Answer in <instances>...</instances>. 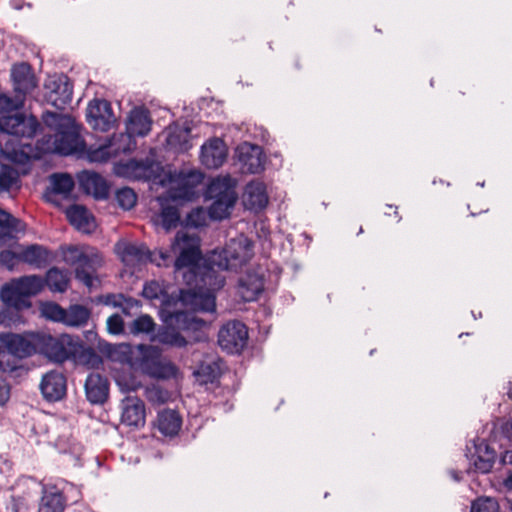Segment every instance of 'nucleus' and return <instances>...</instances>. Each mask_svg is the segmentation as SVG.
<instances>
[{
    "label": "nucleus",
    "mask_w": 512,
    "mask_h": 512,
    "mask_svg": "<svg viewBox=\"0 0 512 512\" xmlns=\"http://www.w3.org/2000/svg\"><path fill=\"white\" fill-rule=\"evenodd\" d=\"M42 119L54 134H45L37 141L36 147L27 141L36 134L39 127L36 117L17 113L1 123L6 131L0 137L2 151L13 164L21 166L23 174L28 172L27 165L31 160L40 159L42 154L84 155L85 142L80 136L79 127L70 116L46 112Z\"/></svg>",
    "instance_id": "f257e3e1"
},
{
    "label": "nucleus",
    "mask_w": 512,
    "mask_h": 512,
    "mask_svg": "<svg viewBox=\"0 0 512 512\" xmlns=\"http://www.w3.org/2000/svg\"><path fill=\"white\" fill-rule=\"evenodd\" d=\"M171 249L174 253H179L173 262L175 272L187 269V273L183 275L187 284L203 285L213 293L224 286L225 278L219 274L221 270L217 265L210 262V256L207 259V265L203 268L199 267L200 239L195 233L177 232Z\"/></svg>",
    "instance_id": "f03ea898"
},
{
    "label": "nucleus",
    "mask_w": 512,
    "mask_h": 512,
    "mask_svg": "<svg viewBox=\"0 0 512 512\" xmlns=\"http://www.w3.org/2000/svg\"><path fill=\"white\" fill-rule=\"evenodd\" d=\"M112 357L129 365L135 372H140L154 379H170L177 375V367L162 355L161 350L153 345L119 344L114 347Z\"/></svg>",
    "instance_id": "7ed1b4c3"
},
{
    "label": "nucleus",
    "mask_w": 512,
    "mask_h": 512,
    "mask_svg": "<svg viewBox=\"0 0 512 512\" xmlns=\"http://www.w3.org/2000/svg\"><path fill=\"white\" fill-rule=\"evenodd\" d=\"M236 181L230 175L218 176L209 183L204 193L205 199L211 201L208 215L213 220L227 218L237 201Z\"/></svg>",
    "instance_id": "20e7f679"
},
{
    "label": "nucleus",
    "mask_w": 512,
    "mask_h": 512,
    "mask_svg": "<svg viewBox=\"0 0 512 512\" xmlns=\"http://www.w3.org/2000/svg\"><path fill=\"white\" fill-rule=\"evenodd\" d=\"M253 256V244L244 235L231 239L221 250L210 254V262L220 270L237 271Z\"/></svg>",
    "instance_id": "39448f33"
},
{
    "label": "nucleus",
    "mask_w": 512,
    "mask_h": 512,
    "mask_svg": "<svg viewBox=\"0 0 512 512\" xmlns=\"http://www.w3.org/2000/svg\"><path fill=\"white\" fill-rule=\"evenodd\" d=\"M36 345H38V353L57 363H63L71 357H75L81 348L79 342L67 334L55 337L45 333H36Z\"/></svg>",
    "instance_id": "423d86ee"
},
{
    "label": "nucleus",
    "mask_w": 512,
    "mask_h": 512,
    "mask_svg": "<svg viewBox=\"0 0 512 512\" xmlns=\"http://www.w3.org/2000/svg\"><path fill=\"white\" fill-rule=\"evenodd\" d=\"M44 286L43 279L37 275L23 276L11 280L1 289L3 302L17 309L28 307L27 298L38 294Z\"/></svg>",
    "instance_id": "0eeeda50"
},
{
    "label": "nucleus",
    "mask_w": 512,
    "mask_h": 512,
    "mask_svg": "<svg viewBox=\"0 0 512 512\" xmlns=\"http://www.w3.org/2000/svg\"><path fill=\"white\" fill-rule=\"evenodd\" d=\"M46 101L57 109H64L72 100L73 87L64 74L48 76L44 83Z\"/></svg>",
    "instance_id": "6e6552de"
},
{
    "label": "nucleus",
    "mask_w": 512,
    "mask_h": 512,
    "mask_svg": "<svg viewBox=\"0 0 512 512\" xmlns=\"http://www.w3.org/2000/svg\"><path fill=\"white\" fill-rule=\"evenodd\" d=\"M248 331L240 321H231L223 325L218 333V343L228 353H238L246 345Z\"/></svg>",
    "instance_id": "1a4fd4ad"
},
{
    "label": "nucleus",
    "mask_w": 512,
    "mask_h": 512,
    "mask_svg": "<svg viewBox=\"0 0 512 512\" xmlns=\"http://www.w3.org/2000/svg\"><path fill=\"white\" fill-rule=\"evenodd\" d=\"M86 118L88 124L101 132H107L117 122L111 104L106 100L95 99L87 107Z\"/></svg>",
    "instance_id": "9d476101"
},
{
    "label": "nucleus",
    "mask_w": 512,
    "mask_h": 512,
    "mask_svg": "<svg viewBox=\"0 0 512 512\" xmlns=\"http://www.w3.org/2000/svg\"><path fill=\"white\" fill-rule=\"evenodd\" d=\"M264 290V273L261 268L247 271L239 278L237 294L245 302L255 301Z\"/></svg>",
    "instance_id": "9b49d317"
},
{
    "label": "nucleus",
    "mask_w": 512,
    "mask_h": 512,
    "mask_svg": "<svg viewBox=\"0 0 512 512\" xmlns=\"http://www.w3.org/2000/svg\"><path fill=\"white\" fill-rule=\"evenodd\" d=\"M197 289H188L181 291V300L192 310L202 312H213L215 310V293L209 290H202V286H196Z\"/></svg>",
    "instance_id": "f8f14e48"
},
{
    "label": "nucleus",
    "mask_w": 512,
    "mask_h": 512,
    "mask_svg": "<svg viewBox=\"0 0 512 512\" xmlns=\"http://www.w3.org/2000/svg\"><path fill=\"white\" fill-rule=\"evenodd\" d=\"M238 160L243 171L257 174L264 169V154L262 148L250 143H242L237 147Z\"/></svg>",
    "instance_id": "ddd939ff"
},
{
    "label": "nucleus",
    "mask_w": 512,
    "mask_h": 512,
    "mask_svg": "<svg viewBox=\"0 0 512 512\" xmlns=\"http://www.w3.org/2000/svg\"><path fill=\"white\" fill-rule=\"evenodd\" d=\"M2 342L10 354L20 359L38 353L36 334H31L27 337L18 334H7L2 338Z\"/></svg>",
    "instance_id": "4468645a"
},
{
    "label": "nucleus",
    "mask_w": 512,
    "mask_h": 512,
    "mask_svg": "<svg viewBox=\"0 0 512 512\" xmlns=\"http://www.w3.org/2000/svg\"><path fill=\"white\" fill-rule=\"evenodd\" d=\"M227 157V147L220 138H212L201 147L200 160L208 169L223 165Z\"/></svg>",
    "instance_id": "2eb2a0df"
},
{
    "label": "nucleus",
    "mask_w": 512,
    "mask_h": 512,
    "mask_svg": "<svg viewBox=\"0 0 512 512\" xmlns=\"http://www.w3.org/2000/svg\"><path fill=\"white\" fill-rule=\"evenodd\" d=\"M11 78L13 81L14 92L22 94L24 98L37 85L35 75L27 63H18L13 65L11 69Z\"/></svg>",
    "instance_id": "dca6fc26"
},
{
    "label": "nucleus",
    "mask_w": 512,
    "mask_h": 512,
    "mask_svg": "<svg viewBox=\"0 0 512 512\" xmlns=\"http://www.w3.org/2000/svg\"><path fill=\"white\" fill-rule=\"evenodd\" d=\"M152 120L149 112L143 107L132 109L126 119V132L133 138L145 137L151 130Z\"/></svg>",
    "instance_id": "f3484780"
},
{
    "label": "nucleus",
    "mask_w": 512,
    "mask_h": 512,
    "mask_svg": "<svg viewBox=\"0 0 512 512\" xmlns=\"http://www.w3.org/2000/svg\"><path fill=\"white\" fill-rule=\"evenodd\" d=\"M80 187L96 199H106L109 195V186L106 180L99 174L90 171H82L78 174Z\"/></svg>",
    "instance_id": "a211bd4d"
},
{
    "label": "nucleus",
    "mask_w": 512,
    "mask_h": 512,
    "mask_svg": "<svg viewBox=\"0 0 512 512\" xmlns=\"http://www.w3.org/2000/svg\"><path fill=\"white\" fill-rule=\"evenodd\" d=\"M40 388L45 399L48 401H58L66 393V379L60 372H48L43 376Z\"/></svg>",
    "instance_id": "6ab92c4d"
},
{
    "label": "nucleus",
    "mask_w": 512,
    "mask_h": 512,
    "mask_svg": "<svg viewBox=\"0 0 512 512\" xmlns=\"http://www.w3.org/2000/svg\"><path fill=\"white\" fill-rule=\"evenodd\" d=\"M102 265L101 257L96 253H87L83 261L75 268V277L88 288L94 287L98 282L97 270Z\"/></svg>",
    "instance_id": "aec40b11"
},
{
    "label": "nucleus",
    "mask_w": 512,
    "mask_h": 512,
    "mask_svg": "<svg viewBox=\"0 0 512 512\" xmlns=\"http://www.w3.org/2000/svg\"><path fill=\"white\" fill-rule=\"evenodd\" d=\"M67 498L55 485L43 486L38 512H64Z\"/></svg>",
    "instance_id": "412c9836"
},
{
    "label": "nucleus",
    "mask_w": 512,
    "mask_h": 512,
    "mask_svg": "<svg viewBox=\"0 0 512 512\" xmlns=\"http://www.w3.org/2000/svg\"><path fill=\"white\" fill-rule=\"evenodd\" d=\"M108 380L99 373H91L85 382L87 399L92 404H101L108 397Z\"/></svg>",
    "instance_id": "4be33fe9"
},
{
    "label": "nucleus",
    "mask_w": 512,
    "mask_h": 512,
    "mask_svg": "<svg viewBox=\"0 0 512 512\" xmlns=\"http://www.w3.org/2000/svg\"><path fill=\"white\" fill-rule=\"evenodd\" d=\"M116 251L122 262L129 267H135L148 261V249L144 245L118 243Z\"/></svg>",
    "instance_id": "5701e85b"
},
{
    "label": "nucleus",
    "mask_w": 512,
    "mask_h": 512,
    "mask_svg": "<svg viewBox=\"0 0 512 512\" xmlns=\"http://www.w3.org/2000/svg\"><path fill=\"white\" fill-rule=\"evenodd\" d=\"M245 206L250 210H261L268 203L266 187L263 182L251 181L246 185L243 195Z\"/></svg>",
    "instance_id": "b1692460"
},
{
    "label": "nucleus",
    "mask_w": 512,
    "mask_h": 512,
    "mask_svg": "<svg viewBox=\"0 0 512 512\" xmlns=\"http://www.w3.org/2000/svg\"><path fill=\"white\" fill-rule=\"evenodd\" d=\"M203 175L200 172L190 171L181 175L179 188H172L173 199L191 200L195 196V188L202 182Z\"/></svg>",
    "instance_id": "393cba45"
},
{
    "label": "nucleus",
    "mask_w": 512,
    "mask_h": 512,
    "mask_svg": "<svg viewBox=\"0 0 512 512\" xmlns=\"http://www.w3.org/2000/svg\"><path fill=\"white\" fill-rule=\"evenodd\" d=\"M18 261L24 262L35 268H44L50 260L49 251L41 245L33 244L18 252Z\"/></svg>",
    "instance_id": "a878e982"
},
{
    "label": "nucleus",
    "mask_w": 512,
    "mask_h": 512,
    "mask_svg": "<svg viewBox=\"0 0 512 512\" xmlns=\"http://www.w3.org/2000/svg\"><path fill=\"white\" fill-rule=\"evenodd\" d=\"M475 469L480 473L491 471L496 459V452L487 443L482 441L475 445V454L472 455Z\"/></svg>",
    "instance_id": "bb28decb"
},
{
    "label": "nucleus",
    "mask_w": 512,
    "mask_h": 512,
    "mask_svg": "<svg viewBox=\"0 0 512 512\" xmlns=\"http://www.w3.org/2000/svg\"><path fill=\"white\" fill-rule=\"evenodd\" d=\"M69 222L78 230L90 232L94 226L92 215L81 205H73L66 211Z\"/></svg>",
    "instance_id": "cd10ccee"
},
{
    "label": "nucleus",
    "mask_w": 512,
    "mask_h": 512,
    "mask_svg": "<svg viewBox=\"0 0 512 512\" xmlns=\"http://www.w3.org/2000/svg\"><path fill=\"white\" fill-rule=\"evenodd\" d=\"M113 157L133 151L136 147L134 138L126 133L113 134L105 139Z\"/></svg>",
    "instance_id": "c85d7f7f"
},
{
    "label": "nucleus",
    "mask_w": 512,
    "mask_h": 512,
    "mask_svg": "<svg viewBox=\"0 0 512 512\" xmlns=\"http://www.w3.org/2000/svg\"><path fill=\"white\" fill-rule=\"evenodd\" d=\"M23 229L22 222L0 209V241L5 242L14 237V233Z\"/></svg>",
    "instance_id": "c756f323"
},
{
    "label": "nucleus",
    "mask_w": 512,
    "mask_h": 512,
    "mask_svg": "<svg viewBox=\"0 0 512 512\" xmlns=\"http://www.w3.org/2000/svg\"><path fill=\"white\" fill-rule=\"evenodd\" d=\"M151 340L179 348L187 344L186 339L177 330L171 327L160 328Z\"/></svg>",
    "instance_id": "7c9ffc66"
},
{
    "label": "nucleus",
    "mask_w": 512,
    "mask_h": 512,
    "mask_svg": "<svg viewBox=\"0 0 512 512\" xmlns=\"http://www.w3.org/2000/svg\"><path fill=\"white\" fill-rule=\"evenodd\" d=\"M63 323L71 327H80L87 323L90 317V311L82 305H72L65 310Z\"/></svg>",
    "instance_id": "2f4dec72"
},
{
    "label": "nucleus",
    "mask_w": 512,
    "mask_h": 512,
    "mask_svg": "<svg viewBox=\"0 0 512 512\" xmlns=\"http://www.w3.org/2000/svg\"><path fill=\"white\" fill-rule=\"evenodd\" d=\"M188 128L175 127L167 135V145L177 151H186L190 148Z\"/></svg>",
    "instance_id": "473e14b6"
},
{
    "label": "nucleus",
    "mask_w": 512,
    "mask_h": 512,
    "mask_svg": "<svg viewBox=\"0 0 512 512\" xmlns=\"http://www.w3.org/2000/svg\"><path fill=\"white\" fill-rule=\"evenodd\" d=\"M46 284L53 292H65L69 284L67 272L58 268H51L46 274Z\"/></svg>",
    "instance_id": "72a5a7b5"
},
{
    "label": "nucleus",
    "mask_w": 512,
    "mask_h": 512,
    "mask_svg": "<svg viewBox=\"0 0 512 512\" xmlns=\"http://www.w3.org/2000/svg\"><path fill=\"white\" fill-rule=\"evenodd\" d=\"M52 192L67 197L74 188L73 178L69 174H53L50 177Z\"/></svg>",
    "instance_id": "f704fd0d"
},
{
    "label": "nucleus",
    "mask_w": 512,
    "mask_h": 512,
    "mask_svg": "<svg viewBox=\"0 0 512 512\" xmlns=\"http://www.w3.org/2000/svg\"><path fill=\"white\" fill-rule=\"evenodd\" d=\"M82 158H86L90 162H106L110 158H112V154L110 152V149L108 147V144L106 140H104L102 143L98 144L97 146H85V152L84 155L81 156Z\"/></svg>",
    "instance_id": "c9c22d12"
},
{
    "label": "nucleus",
    "mask_w": 512,
    "mask_h": 512,
    "mask_svg": "<svg viewBox=\"0 0 512 512\" xmlns=\"http://www.w3.org/2000/svg\"><path fill=\"white\" fill-rule=\"evenodd\" d=\"M159 432L166 437H174L178 434L182 426V418H156L153 422Z\"/></svg>",
    "instance_id": "e433bc0d"
},
{
    "label": "nucleus",
    "mask_w": 512,
    "mask_h": 512,
    "mask_svg": "<svg viewBox=\"0 0 512 512\" xmlns=\"http://www.w3.org/2000/svg\"><path fill=\"white\" fill-rule=\"evenodd\" d=\"M121 407L122 416H145V404L137 396H126Z\"/></svg>",
    "instance_id": "4c0bfd02"
},
{
    "label": "nucleus",
    "mask_w": 512,
    "mask_h": 512,
    "mask_svg": "<svg viewBox=\"0 0 512 512\" xmlns=\"http://www.w3.org/2000/svg\"><path fill=\"white\" fill-rule=\"evenodd\" d=\"M142 295L146 299H149L151 301L158 300L160 303H165L168 298V294L164 288V286L155 280L146 282L143 290Z\"/></svg>",
    "instance_id": "58836bf2"
},
{
    "label": "nucleus",
    "mask_w": 512,
    "mask_h": 512,
    "mask_svg": "<svg viewBox=\"0 0 512 512\" xmlns=\"http://www.w3.org/2000/svg\"><path fill=\"white\" fill-rule=\"evenodd\" d=\"M25 98L22 94L15 93L9 96L5 93H0V114H7L19 110L24 104Z\"/></svg>",
    "instance_id": "ea45409f"
},
{
    "label": "nucleus",
    "mask_w": 512,
    "mask_h": 512,
    "mask_svg": "<svg viewBox=\"0 0 512 512\" xmlns=\"http://www.w3.org/2000/svg\"><path fill=\"white\" fill-rule=\"evenodd\" d=\"M40 313L44 318L48 320L62 323L66 315L65 309H63L59 304L55 302L41 303Z\"/></svg>",
    "instance_id": "a19ab883"
},
{
    "label": "nucleus",
    "mask_w": 512,
    "mask_h": 512,
    "mask_svg": "<svg viewBox=\"0 0 512 512\" xmlns=\"http://www.w3.org/2000/svg\"><path fill=\"white\" fill-rule=\"evenodd\" d=\"M104 303L108 306L121 308L124 313H128V309L132 308L136 301L125 297L123 294H108L104 297Z\"/></svg>",
    "instance_id": "79ce46f5"
},
{
    "label": "nucleus",
    "mask_w": 512,
    "mask_h": 512,
    "mask_svg": "<svg viewBox=\"0 0 512 512\" xmlns=\"http://www.w3.org/2000/svg\"><path fill=\"white\" fill-rule=\"evenodd\" d=\"M115 197L118 205L124 210L132 209L137 202L136 193L128 187L117 190Z\"/></svg>",
    "instance_id": "37998d69"
},
{
    "label": "nucleus",
    "mask_w": 512,
    "mask_h": 512,
    "mask_svg": "<svg viewBox=\"0 0 512 512\" xmlns=\"http://www.w3.org/2000/svg\"><path fill=\"white\" fill-rule=\"evenodd\" d=\"M19 172L10 167L3 166L0 172V193L8 191L18 180Z\"/></svg>",
    "instance_id": "c03bdc74"
},
{
    "label": "nucleus",
    "mask_w": 512,
    "mask_h": 512,
    "mask_svg": "<svg viewBox=\"0 0 512 512\" xmlns=\"http://www.w3.org/2000/svg\"><path fill=\"white\" fill-rule=\"evenodd\" d=\"M160 218L163 228H165L166 230H170L171 228L177 226L180 220V215L177 208L172 206H166L162 207Z\"/></svg>",
    "instance_id": "a18cd8bd"
},
{
    "label": "nucleus",
    "mask_w": 512,
    "mask_h": 512,
    "mask_svg": "<svg viewBox=\"0 0 512 512\" xmlns=\"http://www.w3.org/2000/svg\"><path fill=\"white\" fill-rule=\"evenodd\" d=\"M146 418H119L116 429L120 434H129L145 426Z\"/></svg>",
    "instance_id": "49530a36"
},
{
    "label": "nucleus",
    "mask_w": 512,
    "mask_h": 512,
    "mask_svg": "<svg viewBox=\"0 0 512 512\" xmlns=\"http://www.w3.org/2000/svg\"><path fill=\"white\" fill-rule=\"evenodd\" d=\"M195 374L201 383H213L219 377V368L216 364H205Z\"/></svg>",
    "instance_id": "de8ad7c7"
},
{
    "label": "nucleus",
    "mask_w": 512,
    "mask_h": 512,
    "mask_svg": "<svg viewBox=\"0 0 512 512\" xmlns=\"http://www.w3.org/2000/svg\"><path fill=\"white\" fill-rule=\"evenodd\" d=\"M127 167L137 178H149L153 172V162L148 159L145 161L132 160L128 163Z\"/></svg>",
    "instance_id": "09e8293b"
},
{
    "label": "nucleus",
    "mask_w": 512,
    "mask_h": 512,
    "mask_svg": "<svg viewBox=\"0 0 512 512\" xmlns=\"http://www.w3.org/2000/svg\"><path fill=\"white\" fill-rule=\"evenodd\" d=\"M470 512H500L499 504L494 498H478L472 502Z\"/></svg>",
    "instance_id": "8fccbe9b"
},
{
    "label": "nucleus",
    "mask_w": 512,
    "mask_h": 512,
    "mask_svg": "<svg viewBox=\"0 0 512 512\" xmlns=\"http://www.w3.org/2000/svg\"><path fill=\"white\" fill-rule=\"evenodd\" d=\"M86 255L87 253L82 248L76 246H70L63 250L64 262L70 266H75V268L83 261Z\"/></svg>",
    "instance_id": "3c124183"
},
{
    "label": "nucleus",
    "mask_w": 512,
    "mask_h": 512,
    "mask_svg": "<svg viewBox=\"0 0 512 512\" xmlns=\"http://www.w3.org/2000/svg\"><path fill=\"white\" fill-rule=\"evenodd\" d=\"M155 323L149 315H141L135 319L131 326V331L134 334L146 333L149 334L154 331Z\"/></svg>",
    "instance_id": "603ef678"
},
{
    "label": "nucleus",
    "mask_w": 512,
    "mask_h": 512,
    "mask_svg": "<svg viewBox=\"0 0 512 512\" xmlns=\"http://www.w3.org/2000/svg\"><path fill=\"white\" fill-rule=\"evenodd\" d=\"M148 261L156 264L157 266H169L172 263V257L169 251L167 250H156L153 252L148 251Z\"/></svg>",
    "instance_id": "864d4df0"
},
{
    "label": "nucleus",
    "mask_w": 512,
    "mask_h": 512,
    "mask_svg": "<svg viewBox=\"0 0 512 512\" xmlns=\"http://www.w3.org/2000/svg\"><path fill=\"white\" fill-rule=\"evenodd\" d=\"M80 360L92 368L98 367L102 363L100 356L91 348L83 349Z\"/></svg>",
    "instance_id": "5fc2aeb1"
},
{
    "label": "nucleus",
    "mask_w": 512,
    "mask_h": 512,
    "mask_svg": "<svg viewBox=\"0 0 512 512\" xmlns=\"http://www.w3.org/2000/svg\"><path fill=\"white\" fill-rule=\"evenodd\" d=\"M107 330L109 333L118 335L124 331V322L120 315L113 314L107 319Z\"/></svg>",
    "instance_id": "6e6d98bb"
},
{
    "label": "nucleus",
    "mask_w": 512,
    "mask_h": 512,
    "mask_svg": "<svg viewBox=\"0 0 512 512\" xmlns=\"http://www.w3.org/2000/svg\"><path fill=\"white\" fill-rule=\"evenodd\" d=\"M187 221L190 225L194 227H199L204 223V211L202 208H197L193 210L187 218Z\"/></svg>",
    "instance_id": "4d7b16f0"
},
{
    "label": "nucleus",
    "mask_w": 512,
    "mask_h": 512,
    "mask_svg": "<svg viewBox=\"0 0 512 512\" xmlns=\"http://www.w3.org/2000/svg\"><path fill=\"white\" fill-rule=\"evenodd\" d=\"M17 256L18 253H14L11 251H2L0 253V262L11 269L18 260Z\"/></svg>",
    "instance_id": "13d9d810"
},
{
    "label": "nucleus",
    "mask_w": 512,
    "mask_h": 512,
    "mask_svg": "<svg viewBox=\"0 0 512 512\" xmlns=\"http://www.w3.org/2000/svg\"><path fill=\"white\" fill-rule=\"evenodd\" d=\"M10 397V387L7 382L0 379V406H3Z\"/></svg>",
    "instance_id": "bf43d9fd"
},
{
    "label": "nucleus",
    "mask_w": 512,
    "mask_h": 512,
    "mask_svg": "<svg viewBox=\"0 0 512 512\" xmlns=\"http://www.w3.org/2000/svg\"><path fill=\"white\" fill-rule=\"evenodd\" d=\"M175 319L177 323L180 322H194L196 325H202L204 322L202 320L196 319L194 316L185 313V312H178L175 315Z\"/></svg>",
    "instance_id": "052dcab7"
},
{
    "label": "nucleus",
    "mask_w": 512,
    "mask_h": 512,
    "mask_svg": "<svg viewBox=\"0 0 512 512\" xmlns=\"http://www.w3.org/2000/svg\"><path fill=\"white\" fill-rule=\"evenodd\" d=\"M500 462L503 464V465H512V450H506L502 455H501V458H500Z\"/></svg>",
    "instance_id": "680f3d73"
},
{
    "label": "nucleus",
    "mask_w": 512,
    "mask_h": 512,
    "mask_svg": "<svg viewBox=\"0 0 512 512\" xmlns=\"http://www.w3.org/2000/svg\"><path fill=\"white\" fill-rule=\"evenodd\" d=\"M71 512H94L90 507L79 504Z\"/></svg>",
    "instance_id": "e2e57ef3"
},
{
    "label": "nucleus",
    "mask_w": 512,
    "mask_h": 512,
    "mask_svg": "<svg viewBox=\"0 0 512 512\" xmlns=\"http://www.w3.org/2000/svg\"><path fill=\"white\" fill-rule=\"evenodd\" d=\"M10 4H11L12 8H14L15 10H20L24 6V1L23 0H11Z\"/></svg>",
    "instance_id": "0e129e2a"
},
{
    "label": "nucleus",
    "mask_w": 512,
    "mask_h": 512,
    "mask_svg": "<svg viewBox=\"0 0 512 512\" xmlns=\"http://www.w3.org/2000/svg\"><path fill=\"white\" fill-rule=\"evenodd\" d=\"M505 485L512 488V473L505 480Z\"/></svg>",
    "instance_id": "69168bd1"
},
{
    "label": "nucleus",
    "mask_w": 512,
    "mask_h": 512,
    "mask_svg": "<svg viewBox=\"0 0 512 512\" xmlns=\"http://www.w3.org/2000/svg\"><path fill=\"white\" fill-rule=\"evenodd\" d=\"M451 475L455 481H460L461 477L459 476V474L456 471H452Z\"/></svg>",
    "instance_id": "338daca9"
},
{
    "label": "nucleus",
    "mask_w": 512,
    "mask_h": 512,
    "mask_svg": "<svg viewBox=\"0 0 512 512\" xmlns=\"http://www.w3.org/2000/svg\"><path fill=\"white\" fill-rule=\"evenodd\" d=\"M507 394H508V397H509L510 399H512V383L510 384V387H509V389H508Z\"/></svg>",
    "instance_id": "774afa93"
}]
</instances>
